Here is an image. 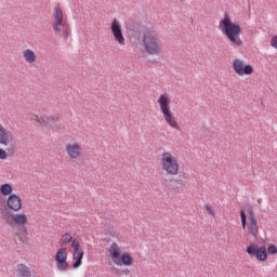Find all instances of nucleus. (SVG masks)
Instances as JSON below:
<instances>
[{
	"instance_id": "6",
	"label": "nucleus",
	"mask_w": 277,
	"mask_h": 277,
	"mask_svg": "<svg viewBox=\"0 0 277 277\" xmlns=\"http://www.w3.org/2000/svg\"><path fill=\"white\" fill-rule=\"evenodd\" d=\"M52 29L57 36L68 38L70 36V25L66 21V13L62 5L56 4L52 13Z\"/></svg>"
},
{
	"instance_id": "13",
	"label": "nucleus",
	"mask_w": 277,
	"mask_h": 277,
	"mask_svg": "<svg viewBox=\"0 0 277 277\" xmlns=\"http://www.w3.org/2000/svg\"><path fill=\"white\" fill-rule=\"evenodd\" d=\"M71 256L72 260L76 261L72 264V267L75 269L81 267V263L83 262V251L81 250V242L77 238L71 242Z\"/></svg>"
},
{
	"instance_id": "18",
	"label": "nucleus",
	"mask_w": 277,
	"mask_h": 277,
	"mask_svg": "<svg viewBox=\"0 0 277 277\" xmlns=\"http://www.w3.org/2000/svg\"><path fill=\"white\" fill-rule=\"evenodd\" d=\"M14 274L16 277H31V272H29V267L25 264H18L15 267Z\"/></svg>"
},
{
	"instance_id": "16",
	"label": "nucleus",
	"mask_w": 277,
	"mask_h": 277,
	"mask_svg": "<svg viewBox=\"0 0 277 277\" xmlns=\"http://www.w3.org/2000/svg\"><path fill=\"white\" fill-rule=\"evenodd\" d=\"M22 57L24 62L29 66H34V64L38 63V54H36V51H34L32 49H24L22 51Z\"/></svg>"
},
{
	"instance_id": "4",
	"label": "nucleus",
	"mask_w": 277,
	"mask_h": 277,
	"mask_svg": "<svg viewBox=\"0 0 277 277\" xmlns=\"http://www.w3.org/2000/svg\"><path fill=\"white\" fill-rule=\"evenodd\" d=\"M157 104L168 127H170V129H174L175 131H181L179 119H176V116L172 111V98L170 97V94H160L157 98Z\"/></svg>"
},
{
	"instance_id": "9",
	"label": "nucleus",
	"mask_w": 277,
	"mask_h": 277,
	"mask_svg": "<svg viewBox=\"0 0 277 277\" xmlns=\"http://www.w3.org/2000/svg\"><path fill=\"white\" fill-rule=\"evenodd\" d=\"M65 153L70 161H79L83 157L81 143L71 141L65 145Z\"/></svg>"
},
{
	"instance_id": "21",
	"label": "nucleus",
	"mask_w": 277,
	"mask_h": 277,
	"mask_svg": "<svg viewBox=\"0 0 277 277\" xmlns=\"http://www.w3.org/2000/svg\"><path fill=\"white\" fill-rule=\"evenodd\" d=\"M205 209H206L208 215H211L212 217H215V209H213V206L207 203L205 206Z\"/></svg>"
},
{
	"instance_id": "20",
	"label": "nucleus",
	"mask_w": 277,
	"mask_h": 277,
	"mask_svg": "<svg viewBox=\"0 0 277 277\" xmlns=\"http://www.w3.org/2000/svg\"><path fill=\"white\" fill-rule=\"evenodd\" d=\"M61 243L63 246H66V243H72V241H75V239H72V235L70 233H65L61 236V239H60Z\"/></svg>"
},
{
	"instance_id": "10",
	"label": "nucleus",
	"mask_w": 277,
	"mask_h": 277,
	"mask_svg": "<svg viewBox=\"0 0 277 277\" xmlns=\"http://www.w3.org/2000/svg\"><path fill=\"white\" fill-rule=\"evenodd\" d=\"M54 261L56 263V269L58 272H68L70 265L68 264V251L66 247L61 248L56 251L54 255Z\"/></svg>"
},
{
	"instance_id": "11",
	"label": "nucleus",
	"mask_w": 277,
	"mask_h": 277,
	"mask_svg": "<svg viewBox=\"0 0 277 277\" xmlns=\"http://www.w3.org/2000/svg\"><path fill=\"white\" fill-rule=\"evenodd\" d=\"M246 252L249 256H255L256 261H260V263L267 261V248L265 247H259V245L252 242L247 247Z\"/></svg>"
},
{
	"instance_id": "2",
	"label": "nucleus",
	"mask_w": 277,
	"mask_h": 277,
	"mask_svg": "<svg viewBox=\"0 0 277 277\" xmlns=\"http://www.w3.org/2000/svg\"><path fill=\"white\" fill-rule=\"evenodd\" d=\"M219 30L233 47L243 45V40H241V25L238 22H233V18L227 14L219 22Z\"/></svg>"
},
{
	"instance_id": "5",
	"label": "nucleus",
	"mask_w": 277,
	"mask_h": 277,
	"mask_svg": "<svg viewBox=\"0 0 277 277\" xmlns=\"http://www.w3.org/2000/svg\"><path fill=\"white\" fill-rule=\"evenodd\" d=\"M159 166L161 172L167 176H179L181 174V160L172 151H163L160 155Z\"/></svg>"
},
{
	"instance_id": "24",
	"label": "nucleus",
	"mask_w": 277,
	"mask_h": 277,
	"mask_svg": "<svg viewBox=\"0 0 277 277\" xmlns=\"http://www.w3.org/2000/svg\"><path fill=\"white\" fill-rule=\"evenodd\" d=\"M268 254H277V248L274 245H271L267 249Z\"/></svg>"
},
{
	"instance_id": "15",
	"label": "nucleus",
	"mask_w": 277,
	"mask_h": 277,
	"mask_svg": "<svg viewBox=\"0 0 277 277\" xmlns=\"http://www.w3.org/2000/svg\"><path fill=\"white\" fill-rule=\"evenodd\" d=\"M249 233L252 237H259V220L254 216L252 208H249Z\"/></svg>"
},
{
	"instance_id": "14",
	"label": "nucleus",
	"mask_w": 277,
	"mask_h": 277,
	"mask_svg": "<svg viewBox=\"0 0 277 277\" xmlns=\"http://www.w3.org/2000/svg\"><path fill=\"white\" fill-rule=\"evenodd\" d=\"M110 31L114 36L115 42L118 43L119 47H124L127 44V40L124 39V35L122 34V26L118 19L114 18L110 24Z\"/></svg>"
},
{
	"instance_id": "12",
	"label": "nucleus",
	"mask_w": 277,
	"mask_h": 277,
	"mask_svg": "<svg viewBox=\"0 0 277 277\" xmlns=\"http://www.w3.org/2000/svg\"><path fill=\"white\" fill-rule=\"evenodd\" d=\"M232 66L234 68V72L238 75V77L243 76H250L252 72H254V68H252V65L246 64V61L241 58H235L232 63Z\"/></svg>"
},
{
	"instance_id": "22",
	"label": "nucleus",
	"mask_w": 277,
	"mask_h": 277,
	"mask_svg": "<svg viewBox=\"0 0 277 277\" xmlns=\"http://www.w3.org/2000/svg\"><path fill=\"white\" fill-rule=\"evenodd\" d=\"M12 155L8 151V147L6 149L0 148V160L1 161H5V159H8V156Z\"/></svg>"
},
{
	"instance_id": "7",
	"label": "nucleus",
	"mask_w": 277,
	"mask_h": 277,
	"mask_svg": "<svg viewBox=\"0 0 277 277\" xmlns=\"http://www.w3.org/2000/svg\"><path fill=\"white\" fill-rule=\"evenodd\" d=\"M108 254L115 265L122 267H131L133 265V256L130 255L129 252L122 253V247L118 246V243L113 242L108 248Z\"/></svg>"
},
{
	"instance_id": "1",
	"label": "nucleus",
	"mask_w": 277,
	"mask_h": 277,
	"mask_svg": "<svg viewBox=\"0 0 277 277\" xmlns=\"http://www.w3.org/2000/svg\"><path fill=\"white\" fill-rule=\"evenodd\" d=\"M6 207L10 211L2 213V219L6 226L14 228L19 226L22 229L15 234L18 241L27 240V224H29V219L27 214L18 211H23V199L21 195L13 194L6 198ZM14 211V212H12Z\"/></svg>"
},
{
	"instance_id": "3",
	"label": "nucleus",
	"mask_w": 277,
	"mask_h": 277,
	"mask_svg": "<svg viewBox=\"0 0 277 277\" xmlns=\"http://www.w3.org/2000/svg\"><path fill=\"white\" fill-rule=\"evenodd\" d=\"M143 49L147 55L159 57L163 55L161 37L153 28H146L141 37Z\"/></svg>"
},
{
	"instance_id": "8",
	"label": "nucleus",
	"mask_w": 277,
	"mask_h": 277,
	"mask_svg": "<svg viewBox=\"0 0 277 277\" xmlns=\"http://www.w3.org/2000/svg\"><path fill=\"white\" fill-rule=\"evenodd\" d=\"M0 146H5L10 155L16 153V141L14 134L3 123L0 122Z\"/></svg>"
},
{
	"instance_id": "25",
	"label": "nucleus",
	"mask_w": 277,
	"mask_h": 277,
	"mask_svg": "<svg viewBox=\"0 0 277 277\" xmlns=\"http://www.w3.org/2000/svg\"><path fill=\"white\" fill-rule=\"evenodd\" d=\"M271 47H273V49H277V35L271 40Z\"/></svg>"
},
{
	"instance_id": "17",
	"label": "nucleus",
	"mask_w": 277,
	"mask_h": 277,
	"mask_svg": "<svg viewBox=\"0 0 277 277\" xmlns=\"http://www.w3.org/2000/svg\"><path fill=\"white\" fill-rule=\"evenodd\" d=\"M32 120L37 122L39 127H49L50 122H55V116L42 117L40 115H34Z\"/></svg>"
},
{
	"instance_id": "23",
	"label": "nucleus",
	"mask_w": 277,
	"mask_h": 277,
	"mask_svg": "<svg viewBox=\"0 0 277 277\" xmlns=\"http://www.w3.org/2000/svg\"><path fill=\"white\" fill-rule=\"evenodd\" d=\"M240 220H241L242 228L243 230H246L247 216H246L245 210H240Z\"/></svg>"
},
{
	"instance_id": "19",
	"label": "nucleus",
	"mask_w": 277,
	"mask_h": 277,
	"mask_svg": "<svg viewBox=\"0 0 277 277\" xmlns=\"http://www.w3.org/2000/svg\"><path fill=\"white\" fill-rule=\"evenodd\" d=\"M12 192H14L12 184L4 183L0 185V195L4 198H10V196L14 195Z\"/></svg>"
}]
</instances>
